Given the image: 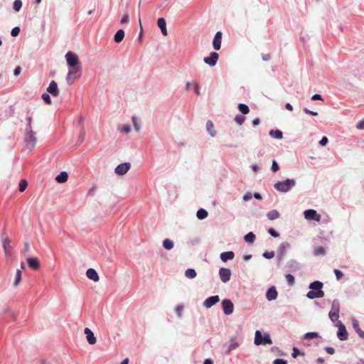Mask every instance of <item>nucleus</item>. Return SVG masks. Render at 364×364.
Masks as SVG:
<instances>
[{"label":"nucleus","mask_w":364,"mask_h":364,"mask_svg":"<svg viewBox=\"0 0 364 364\" xmlns=\"http://www.w3.org/2000/svg\"><path fill=\"white\" fill-rule=\"evenodd\" d=\"M323 284L319 281H315L310 284L309 289H311L306 294V296L310 299L323 298L324 296V291L322 290Z\"/></svg>","instance_id":"f257e3e1"},{"label":"nucleus","mask_w":364,"mask_h":364,"mask_svg":"<svg viewBox=\"0 0 364 364\" xmlns=\"http://www.w3.org/2000/svg\"><path fill=\"white\" fill-rule=\"evenodd\" d=\"M296 185L294 179H287L284 181H278L274 186V188L279 192H287Z\"/></svg>","instance_id":"f03ea898"},{"label":"nucleus","mask_w":364,"mask_h":364,"mask_svg":"<svg viewBox=\"0 0 364 364\" xmlns=\"http://www.w3.org/2000/svg\"><path fill=\"white\" fill-rule=\"evenodd\" d=\"M255 343L257 346L272 344V341L268 333L262 335L259 331H256L255 336Z\"/></svg>","instance_id":"7ed1b4c3"},{"label":"nucleus","mask_w":364,"mask_h":364,"mask_svg":"<svg viewBox=\"0 0 364 364\" xmlns=\"http://www.w3.org/2000/svg\"><path fill=\"white\" fill-rule=\"evenodd\" d=\"M80 75V67L69 68L67 75V82L68 85H72L75 80L78 78Z\"/></svg>","instance_id":"20e7f679"},{"label":"nucleus","mask_w":364,"mask_h":364,"mask_svg":"<svg viewBox=\"0 0 364 364\" xmlns=\"http://www.w3.org/2000/svg\"><path fill=\"white\" fill-rule=\"evenodd\" d=\"M65 59L67 61L68 66L69 68L80 67L79 65V64H80L79 58L77 55V54H75L71 51H68L65 55Z\"/></svg>","instance_id":"39448f33"},{"label":"nucleus","mask_w":364,"mask_h":364,"mask_svg":"<svg viewBox=\"0 0 364 364\" xmlns=\"http://www.w3.org/2000/svg\"><path fill=\"white\" fill-rule=\"evenodd\" d=\"M338 326V330L337 332V336L341 341H346L348 339V332L346 331V326L342 323L341 321H338V323L336 324Z\"/></svg>","instance_id":"423d86ee"},{"label":"nucleus","mask_w":364,"mask_h":364,"mask_svg":"<svg viewBox=\"0 0 364 364\" xmlns=\"http://www.w3.org/2000/svg\"><path fill=\"white\" fill-rule=\"evenodd\" d=\"M304 217L308 220H314L319 222L321 220V215L317 213L315 210L309 209L304 211Z\"/></svg>","instance_id":"0eeeda50"},{"label":"nucleus","mask_w":364,"mask_h":364,"mask_svg":"<svg viewBox=\"0 0 364 364\" xmlns=\"http://www.w3.org/2000/svg\"><path fill=\"white\" fill-rule=\"evenodd\" d=\"M27 131H28V133L26 136V141L28 143V148L30 149H32L36 143L37 139L35 136V134H36L35 132L31 129H28Z\"/></svg>","instance_id":"6e6552de"},{"label":"nucleus","mask_w":364,"mask_h":364,"mask_svg":"<svg viewBox=\"0 0 364 364\" xmlns=\"http://www.w3.org/2000/svg\"><path fill=\"white\" fill-rule=\"evenodd\" d=\"M222 307L225 315L232 314L234 310L233 303L230 299H224L222 301Z\"/></svg>","instance_id":"1a4fd4ad"},{"label":"nucleus","mask_w":364,"mask_h":364,"mask_svg":"<svg viewBox=\"0 0 364 364\" xmlns=\"http://www.w3.org/2000/svg\"><path fill=\"white\" fill-rule=\"evenodd\" d=\"M219 275L222 282L226 283L230 279L231 271L230 269L222 267L219 270Z\"/></svg>","instance_id":"9d476101"},{"label":"nucleus","mask_w":364,"mask_h":364,"mask_svg":"<svg viewBox=\"0 0 364 364\" xmlns=\"http://www.w3.org/2000/svg\"><path fill=\"white\" fill-rule=\"evenodd\" d=\"M130 167L131 165L129 163L121 164L115 168V173L119 176H123L129 170Z\"/></svg>","instance_id":"9b49d317"},{"label":"nucleus","mask_w":364,"mask_h":364,"mask_svg":"<svg viewBox=\"0 0 364 364\" xmlns=\"http://www.w3.org/2000/svg\"><path fill=\"white\" fill-rule=\"evenodd\" d=\"M219 58V55L215 52L210 53L208 57L204 58V62L210 66H214L216 65Z\"/></svg>","instance_id":"f8f14e48"},{"label":"nucleus","mask_w":364,"mask_h":364,"mask_svg":"<svg viewBox=\"0 0 364 364\" xmlns=\"http://www.w3.org/2000/svg\"><path fill=\"white\" fill-rule=\"evenodd\" d=\"M328 316L333 322H336V323H338V321H339L338 320L339 317V307L336 306L334 303L332 305V308L328 314Z\"/></svg>","instance_id":"ddd939ff"},{"label":"nucleus","mask_w":364,"mask_h":364,"mask_svg":"<svg viewBox=\"0 0 364 364\" xmlns=\"http://www.w3.org/2000/svg\"><path fill=\"white\" fill-rule=\"evenodd\" d=\"M47 92L48 93H50V95H52L53 97H58V95H59V90H58L57 83L54 80H52L50 82L49 86L47 88Z\"/></svg>","instance_id":"4468645a"},{"label":"nucleus","mask_w":364,"mask_h":364,"mask_svg":"<svg viewBox=\"0 0 364 364\" xmlns=\"http://www.w3.org/2000/svg\"><path fill=\"white\" fill-rule=\"evenodd\" d=\"M220 299L218 296H212L206 299L203 302V306L206 308H210L218 302H219Z\"/></svg>","instance_id":"2eb2a0df"},{"label":"nucleus","mask_w":364,"mask_h":364,"mask_svg":"<svg viewBox=\"0 0 364 364\" xmlns=\"http://www.w3.org/2000/svg\"><path fill=\"white\" fill-rule=\"evenodd\" d=\"M222 33L220 31H218L215 35V37L213 41V46L215 50H219L221 47V41H222Z\"/></svg>","instance_id":"dca6fc26"},{"label":"nucleus","mask_w":364,"mask_h":364,"mask_svg":"<svg viewBox=\"0 0 364 364\" xmlns=\"http://www.w3.org/2000/svg\"><path fill=\"white\" fill-rule=\"evenodd\" d=\"M84 333L86 335V338L89 344L94 345L96 343L97 339L90 328H85Z\"/></svg>","instance_id":"f3484780"},{"label":"nucleus","mask_w":364,"mask_h":364,"mask_svg":"<svg viewBox=\"0 0 364 364\" xmlns=\"http://www.w3.org/2000/svg\"><path fill=\"white\" fill-rule=\"evenodd\" d=\"M86 276L94 282H98L100 279L99 275L97 272L94 269H88L86 272Z\"/></svg>","instance_id":"a211bd4d"},{"label":"nucleus","mask_w":364,"mask_h":364,"mask_svg":"<svg viewBox=\"0 0 364 364\" xmlns=\"http://www.w3.org/2000/svg\"><path fill=\"white\" fill-rule=\"evenodd\" d=\"M27 263L28 266L32 268L33 269L37 270L39 269L40 264L38 258L33 257V258H28L27 259Z\"/></svg>","instance_id":"6ab92c4d"},{"label":"nucleus","mask_w":364,"mask_h":364,"mask_svg":"<svg viewBox=\"0 0 364 364\" xmlns=\"http://www.w3.org/2000/svg\"><path fill=\"white\" fill-rule=\"evenodd\" d=\"M157 25L160 28L161 33L164 36H167V29L166 21L164 18H159L157 21Z\"/></svg>","instance_id":"aec40b11"},{"label":"nucleus","mask_w":364,"mask_h":364,"mask_svg":"<svg viewBox=\"0 0 364 364\" xmlns=\"http://www.w3.org/2000/svg\"><path fill=\"white\" fill-rule=\"evenodd\" d=\"M277 296V291L274 287L269 288L266 294V297L267 300L272 301L274 300Z\"/></svg>","instance_id":"412c9836"},{"label":"nucleus","mask_w":364,"mask_h":364,"mask_svg":"<svg viewBox=\"0 0 364 364\" xmlns=\"http://www.w3.org/2000/svg\"><path fill=\"white\" fill-rule=\"evenodd\" d=\"M235 257V254L232 251L224 252L220 254V259L223 262H225L228 259H232Z\"/></svg>","instance_id":"4be33fe9"},{"label":"nucleus","mask_w":364,"mask_h":364,"mask_svg":"<svg viewBox=\"0 0 364 364\" xmlns=\"http://www.w3.org/2000/svg\"><path fill=\"white\" fill-rule=\"evenodd\" d=\"M3 247L6 255H8L11 247L10 246V240L6 237L2 239Z\"/></svg>","instance_id":"5701e85b"},{"label":"nucleus","mask_w":364,"mask_h":364,"mask_svg":"<svg viewBox=\"0 0 364 364\" xmlns=\"http://www.w3.org/2000/svg\"><path fill=\"white\" fill-rule=\"evenodd\" d=\"M68 174L65 171H62L55 178L56 181L60 183H65L68 181Z\"/></svg>","instance_id":"b1692460"},{"label":"nucleus","mask_w":364,"mask_h":364,"mask_svg":"<svg viewBox=\"0 0 364 364\" xmlns=\"http://www.w3.org/2000/svg\"><path fill=\"white\" fill-rule=\"evenodd\" d=\"M267 216L269 220H273L279 218L280 216V214L277 210H272L267 213Z\"/></svg>","instance_id":"393cba45"},{"label":"nucleus","mask_w":364,"mask_h":364,"mask_svg":"<svg viewBox=\"0 0 364 364\" xmlns=\"http://www.w3.org/2000/svg\"><path fill=\"white\" fill-rule=\"evenodd\" d=\"M124 37V31L123 30H119L114 35V39L116 43H120Z\"/></svg>","instance_id":"a878e982"},{"label":"nucleus","mask_w":364,"mask_h":364,"mask_svg":"<svg viewBox=\"0 0 364 364\" xmlns=\"http://www.w3.org/2000/svg\"><path fill=\"white\" fill-rule=\"evenodd\" d=\"M214 128V124L212 122V121L210 120H208L206 123V129H207V131L208 132V133L212 136H215L216 132L213 129Z\"/></svg>","instance_id":"bb28decb"},{"label":"nucleus","mask_w":364,"mask_h":364,"mask_svg":"<svg viewBox=\"0 0 364 364\" xmlns=\"http://www.w3.org/2000/svg\"><path fill=\"white\" fill-rule=\"evenodd\" d=\"M353 328L355 330V331L358 333V334L359 335V336L362 338H364V331H363L360 326H359V324L358 323L357 321L354 320L353 321Z\"/></svg>","instance_id":"cd10ccee"},{"label":"nucleus","mask_w":364,"mask_h":364,"mask_svg":"<svg viewBox=\"0 0 364 364\" xmlns=\"http://www.w3.org/2000/svg\"><path fill=\"white\" fill-rule=\"evenodd\" d=\"M269 135L278 139H281L283 137V134L280 130H270Z\"/></svg>","instance_id":"c85d7f7f"},{"label":"nucleus","mask_w":364,"mask_h":364,"mask_svg":"<svg viewBox=\"0 0 364 364\" xmlns=\"http://www.w3.org/2000/svg\"><path fill=\"white\" fill-rule=\"evenodd\" d=\"M326 254L325 248L319 246L314 248V255L315 256H323Z\"/></svg>","instance_id":"c756f323"},{"label":"nucleus","mask_w":364,"mask_h":364,"mask_svg":"<svg viewBox=\"0 0 364 364\" xmlns=\"http://www.w3.org/2000/svg\"><path fill=\"white\" fill-rule=\"evenodd\" d=\"M255 239H256V236H255V235L253 232H250L247 233V234L245 236V242H247V243H250V244L253 243V242H255Z\"/></svg>","instance_id":"7c9ffc66"},{"label":"nucleus","mask_w":364,"mask_h":364,"mask_svg":"<svg viewBox=\"0 0 364 364\" xmlns=\"http://www.w3.org/2000/svg\"><path fill=\"white\" fill-rule=\"evenodd\" d=\"M196 215L198 219L203 220L208 216V212L205 209L200 208L197 211Z\"/></svg>","instance_id":"2f4dec72"},{"label":"nucleus","mask_w":364,"mask_h":364,"mask_svg":"<svg viewBox=\"0 0 364 364\" xmlns=\"http://www.w3.org/2000/svg\"><path fill=\"white\" fill-rule=\"evenodd\" d=\"M163 246L165 249L170 250L173 247V242L169 239H165L163 242Z\"/></svg>","instance_id":"473e14b6"},{"label":"nucleus","mask_w":364,"mask_h":364,"mask_svg":"<svg viewBox=\"0 0 364 364\" xmlns=\"http://www.w3.org/2000/svg\"><path fill=\"white\" fill-rule=\"evenodd\" d=\"M185 275L186 277H188L189 279H193L196 277L197 274H196V272L195 271V269H188L185 272Z\"/></svg>","instance_id":"72a5a7b5"},{"label":"nucleus","mask_w":364,"mask_h":364,"mask_svg":"<svg viewBox=\"0 0 364 364\" xmlns=\"http://www.w3.org/2000/svg\"><path fill=\"white\" fill-rule=\"evenodd\" d=\"M238 109L243 114H247L250 112L248 106L245 104H239Z\"/></svg>","instance_id":"f704fd0d"},{"label":"nucleus","mask_w":364,"mask_h":364,"mask_svg":"<svg viewBox=\"0 0 364 364\" xmlns=\"http://www.w3.org/2000/svg\"><path fill=\"white\" fill-rule=\"evenodd\" d=\"M21 271L20 269H18L16 271V278H15V281L14 282V286L17 287L19 284V283L21 282Z\"/></svg>","instance_id":"c9c22d12"},{"label":"nucleus","mask_w":364,"mask_h":364,"mask_svg":"<svg viewBox=\"0 0 364 364\" xmlns=\"http://www.w3.org/2000/svg\"><path fill=\"white\" fill-rule=\"evenodd\" d=\"M305 339H313L318 337V333L316 332H309L304 334Z\"/></svg>","instance_id":"e433bc0d"},{"label":"nucleus","mask_w":364,"mask_h":364,"mask_svg":"<svg viewBox=\"0 0 364 364\" xmlns=\"http://www.w3.org/2000/svg\"><path fill=\"white\" fill-rule=\"evenodd\" d=\"M27 186L28 182L24 179L21 180L19 183V191L23 192L26 189Z\"/></svg>","instance_id":"4c0bfd02"},{"label":"nucleus","mask_w":364,"mask_h":364,"mask_svg":"<svg viewBox=\"0 0 364 364\" xmlns=\"http://www.w3.org/2000/svg\"><path fill=\"white\" fill-rule=\"evenodd\" d=\"M22 6V2L21 0H16L14 2L13 8L16 11H19Z\"/></svg>","instance_id":"58836bf2"},{"label":"nucleus","mask_w":364,"mask_h":364,"mask_svg":"<svg viewBox=\"0 0 364 364\" xmlns=\"http://www.w3.org/2000/svg\"><path fill=\"white\" fill-rule=\"evenodd\" d=\"M42 99L47 105H51L52 101L48 94L44 93L42 95Z\"/></svg>","instance_id":"ea45409f"},{"label":"nucleus","mask_w":364,"mask_h":364,"mask_svg":"<svg viewBox=\"0 0 364 364\" xmlns=\"http://www.w3.org/2000/svg\"><path fill=\"white\" fill-rule=\"evenodd\" d=\"M245 120V117L242 115H237L235 118V121L240 125H242Z\"/></svg>","instance_id":"a19ab883"},{"label":"nucleus","mask_w":364,"mask_h":364,"mask_svg":"<svg viewBox=\"0 0 364 364\" xmlns=\"http://www.w3.org/2000/svg\"><path fill=\"white\" fill-rule=\"evenodd\" d=\"M286 279L289 285H293L294 284L295 280H294V277L293 275H291L290 274H287Z\"/></svg>","instance_id":"79ce46f5"},{"label":"nucleus","mask_w":364,"mask_h":364,"mask_svg":"<svg viewBox=\"0 0 364 364\" xmlns=\"http://www.w3.org/2000/svg\"><path fill=\"white\" fill-rule=\"evenodd\" d=\"M183 308L184 307L183 305H177V306L176 307V313L178 317H181Z\"/></svg>","instance_id":"37998d69"},{"label":"nucleus","mask_w":364,"mask_h":364,"mask_svg":"<svg viewBox=\"0 0 364 364\" xmlns=\"http://www.w3.org/2000/svg\"><path fill=\"white\" fill-rule=\"evenodd\" d=\"M275 254L274 251L265 252L263 253V257L267 259H272L274 257Z\"/></svg>","instance_id":"c03bdc74"},{"label":"nucleus","mask_w":364,"mask_h":364,"mask_svg":"<svg viewBox=\"0 0 364 364\" xmlns=\"http://www.w3.org/2000/svg\"><path fill=\"white\" fill-rule=\"evenodd\" d=\"M20 33L19 27H14L11 32V35L14 37L17 36Z\"/></svg>","instance_id":"a18cd8bd"},{"label":"nucleus","mask_w":364,"mask_h":364,"mask_svg":"<svg viewBox=\"0 0 364 364\" xmlns=\"http://www.w3.org/2000/svg\"><path fill=\"white\" fill-rule=\"evenodd\" d=\"M334 273L338 280H340L343 276V272L339 269H334Z\"/></svg>","instance_id":"49530a36"},{"label":"nucleus","mask_w":364,"mask_h":364,"mask_svg":"<svg viewBox=\"0 0 364 364\" xmlns=\"http://www.w3.org/2000/svg\"><path fill=\"white\" fill-rule=\"evenodd\" d=\"M132 122H133V124H134L135 130L136 132H139V129H140V127H139V125L137 123L136 117H132Z\"/></svg>","instance_id":"de8ad7c7"},{"label":"nucleus","mask_w":364,"mask_h":364,"mask_svg":"<svg viewBox=\"0 0 364 364\" xmlns=\"http://www.w3.org/2000/svg\"><path fill=\"white\" fill-rule=\"evenodd\" d=\"M238 346V344L237 343H231L229 347L228 350L227 351V353H230L232 350H235Z\"/></svg>","instance_id":"09e8293b"},{"label":"nucleus","mask_w":364,"mask_h":364,"mask_svg":"<svg viewBox=\"0 0 364 364\" xmlns=\"http://www.w3.org/2000/svg\"><path fill=\"white\" fill-rule=\"evenodd\" d=\"M279 169V165L277 163L276 161H273L272 165V171L273 172H277Z\"/></svg>","instance_id":"8fccbe9b"},{"label":"nucleus","mask_w":364,"mask_h":364,"mask_svg":"<svg viewBox=\"0 0 364 364\" xmlns=\"http://www.w3.org/2000/svg\"><path fill=\"white\" fill-rule=\"evenodd\" d=\"M268 232L273 237H277L279 236V234L275 230H274L273 228H270L269 230H268Z\"/></svg>","instance_id":"3c124183"},{"label":"nucleus","mask_w":364,"mask_h":364,"mask_svg":"<svg viewBox=\"0 0 364 364\" xmlns=\"http://www.w3.org/2000/svg\"><path fill=\"white\" fill-rule=\"evenodd\" d=\"M121 132H124L125 133H129L131 131L130 126L129 125H123L120 129Z\"/></svg>","instance_id":"603ef678"},{"label":"nucleus","mask_w":364,"mask_h":364,"mask_svg":"<svg viewBox=\"0 0 364 364\" xmlns=\"http://www.w3.org/2000/svg\"><path fill=\"white\" fill-rule=\"evenodd\" d=\"M273 364H287V362L284 359L277 358L274 360Z\"/></svg>","instance_id":"864d4df0"},{"label":"nucleus","mask_w":364,"mask_h":364,"mask_svg":"<svg viewBox=\"0 0 364 364\" xmlns=\"http://www.w3.org/2000/svg\"><path fill=\"white\" fill-rule=\"evenodd\" d=\"M304 112L306 114H311V115H313V116H317V115H318V112L311 111V110H309V109H307V108H304Z\"/></svg>","instance_id":"5fc2aeb1"},{"label":"nucleus","mask_w":364,"mask_h":364,"mask_svg":"<svg viewBox=\"0 0 364 364\" xmlns=\"http://www.w3.org/2000/svg\"><path fill=\"white\" fill-rule=\"evenodd\" d=\"M299 355H300V351L297 348H293V353H292V357L293 358H296Z\"/></svg>","instance_id":"6e6d98bb"},{"label":"nucleus","mask_w":364,"mask_h":364,"mask_svg":"<svg viewBox=\"0 0 364 364\" xmlns=\"http://www.w3.org/2000/svg\"><path fill=\"white\" fill-rule=\"evenodd\" d=\"M325 350L330 355H333L335 353V350L332 347H326Z\"/></svg>","instance_id":"4d7b16f0"},{"label":"nucleus","mask_w":364,"mask_h":364,"mask_svg":"<svg viewBox=\"0 0 364 364\" xmlns=\"http://www.w3.org/2000/svg\"><path fill=\"white\" fill-rule=\"evenodd\" d=\"M328 138L326 136H323L319 141V144L321 146H325L328 143Z\"/></svg>","instance_id":"13d9d810"},{"label":"nucleus","mask_w":364,"mask_h":364,"mask_svg":"<svg viewBox=\"0 0 364 364\" xmlns=\"http://www.w3.org/2000/svg\"><path fill=\"white\" fill-rule=\"evenodd\" d=\"M356 128L358 129H364V120L359 122L356 125Z\"/></svg>","instance_id":"bf43d9fd"},{"label":"nucleus","mask_w":364,"mask_h":364,"mask_svg":"<svg viewBox=\"0 0 364 364\" xmlns=\"http://www.w3.org/2000/svg\"><path fill=\"white\" fill-rule=\"evenodd\" d=\"M21 72V68L20 66H17L14 71V75L18 76L20 75Z\"/></svg>","instance_id":"052dcab7"},{"label":"nucleus","mask_w":364,"mask_h":364,"mask_svg":"<svg viewBox=\"0 0 364 364\" xmlns=\"http://www.w3.org/2000/svg\"><path fill=\"white\" fill-rule=\"evenodd\" d=\"M129 21V16L127 14H125L121 19L122 23H126Z\"/></svg>","instance_id":"680f3d73"},{"label":"nucleus","mask_w":364,"mask_h":364,"mask_svg":"<svg viewBox=\"0 0 364 364\" xmlns=\"http://www.w3.org/2000/svg\"><path fill=\"white\" fill-rule=\"evenodd\" d=\"M311 100H321L322 98H321V96L318 94H315L312 96L311 97Z\"/></svg>","instance_id":"e2e57ef3"},{"label":"nucleus","mask_w":364,"mask_h":364,"mask_svg":"<svg viewBox=\"0 0 364 364\" xmlns=\"http://www.w3.org/2000/svg\"><path fill=\"white\" fill-rule=\"evenodd\" d=\"M27 121H28V125H27L26 129L28 130V129H31V121H32L31 117H28L27 118Z\"/></svg>","instance_id":"0e129e2a"},{"label":"nucleus","mask_w":364,"mask_h":364,"mask_svg":"<svg viewBox=\"0 0 364 364\" xmlns=\"http://www.w3.org/2000/svg\"><path fill=\"white\" fill-rule=\"evenodd\" d=\"M252 198V195L251 193H246L244 196H243V199L244 200H248Z\"/></svg>","instance_id":"69168bd1"},{"label":"nucleus","mask_w":364,"mask_h":364,"mask_svg":"<svg viewBox=\"0 0 364 364\" xmlns=\"http://www.w3.org/2000/svg\"><path fill=\"white\" fill-rule=\"evenodd\" d=\"M271 58V55L269 54H264L262 55V59L265 61L269 60Z\"/></svg>","instance_id":"338daca9"},{"label":"nucleus","mask_w":364,"mask_h":364,"mask_svg":"<svg viewBox=\"0 0 364 364\" xmlns=\"http://www.w3.org/2000/svg\"><path fill=\"white\" fill-rule=\"evenodd\" d=\"M203 364H213V360L210 359H205Z\"/></svg>","instance_id":"774afa93"}]
</instances>
